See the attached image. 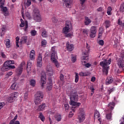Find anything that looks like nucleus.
<instances>
[{
    "instance_id": "nucleus-1",
    "label": "nucleus",
    "mask_w": 124,
    "mask_h": 124,
    "mask_svg": "<svg viewBox=\"0 0 124 124\" xmlns=\"http://www.w3.org/2000/svg\"><path fill=\"white\" fill-rule=\"evenodd\" d=\"M70 99V105H72L73 106H76V107H79V106L81 105L80 103H77L75 102L77 101L79 99V95H78L77 91H73L71 92Z\"/></svg>"
},
{
    "instance_id": "nucleus-2",
    "label": "nucleus",
    "mask_w": 124,
    "mask_h": 124,
    "mask_svg": "<svg viewBox=\"0 0 124 124\" xmlns=\"http://www.w3.org/2000/svg\"><path fill=\"white\" fill-rule=\"evenodd\" d=\"M100 65L103 67V72L106 74V76L108 75V70H109V60L104 59V60L100 62Z\"/></svg>"
},
{
    "instance_id": "nucleus-3",
    "label": "nucleus",
    "mask_w": 124,
    "mask_h": 124,
    "mask_svg": "<svg viewBox=\"0 0 124 124\" xmlns=\"http://www.w3.org/2000/svg\"><path fill=\"white\" fill-rule=\"evenodd\" d=\"M34 103L36 105H38L41 103V101L43 100V93L41 91H38L34 95Z\"/></svg>"
},
{
    "instance_id": "nucleus-4",
    "label": "nucleus",
    "mask_w": 124,
    "mask_h": 124,
    "mask_svg": "<svg viewBox=\"0 0 124 124\" xmlns=\"http://www.w3.org/2000/svg\"><path fill=\"white\" fill-rule=\"evenodd\" d=\"M33 19L36 22H41L42 18L40 14H39V11L38 9L35 8L33 10Z\"/></svg>"
},
{
    "instance_id": "nucleus-5",
    "label": "nucleus",
    "mask_w": 124,
    "mask_h": 124,
    "mask_svg": "<svg viewBox=\"0 0 124 124\" xmlns=\"http://www.w3.org/2000/svg\"><path fill=\"white\" fill-rule=\"evenodd\" d=\"M50 60L52 62L54 63L56 67H60V64L58 62V54L57 53H51L50 56Z\"/></svg>"
},
{
    "instance_id": "nucleus-6",
    "label": "nucleus",
    "mask_w": 124,
    "mask_h": 124,
    "mask_svg": "<svg viewBox=\"0 0 124 124\" xmlns=\"http://www.w3.org/2000/svg\"><path fill=\"white\" fill-rule=\"evenodd\" d=\"M120 57L121 58L117 61V64L120 69L124 71V54L121 53Z\"/></svg>"
},
{
    "instance_id": "nucleus-7",
    "label": "nucleus",
    "mask_w": 124,
    "mask_h": 124,
    "mask_svg": "<svg viewBox=\"0 0 124 124\" xmlns=\"http://www.w3.org/2000/svg\"><path fill=\"white\" fill-rule=\"evenodd\" d=\"M19 95V93L18 92H14L11 94V96L9 97L7 99V101L9 103H12L13 102L14 99Z\"/></svg>"
},
{
    "instance_id": "nucleus-8",
    "label": "nucleus",
    "mask_w": 124,
    "mask_h": 124,
    "mask_svg": "<svg viewBox=\"0 0 124 124\" xmlns=\"http://www.w3.org/2000/svg\"><path fill=\"white\" fill-rule=\"evenodd\" d=\"M63 1V6L64 8H71L72 0H62Z\"/></svg>"
},
{
    "instance_id": "nucleus-9",
    "label": "nucleus",
    "mask_w": 124,
    "mask_h": 124,
    "mask_svg": "<svg viewBox=\"0 0 124 124\" xmlns=\"http://www.w3.org/2000/svg\"><path fill=\"white\" fill-rule=\"evenodd\" d=\"M26 64L25 62H23L21 63L20 66L16 69V72L17 73V75H21L22 72H23V66Z\"/></svg>"
},
{
    "instance_id": "nucleus-10",
    "label": "nucleus",
    "mask_w": 124,
    "mask_h": 124,
    "mask_svg": "<svg viewBox=\"0 0 124 124\" xmlns=\"http://www.w3.org/2000/svg\"><path fill=\"white\" fill-rule=\"evenodd\" d=\"M4 2H5V0H0V7L2 12H7V8L3 6L4 5Z\"/></svg>"
},
{
    "instance_id": "nucleus-11",
    "label": "nucleus",
    "mask_w": 124,
    "mask_h": 124,
    "mask_svg": "<svg viewBox=\"0 0 124 124\" xmlns=\"http://www.w3.org/2000/svg\"><path fill=\"white\" fill-rule=\"evenodd\" d=\"M37 65L39 67H41L42 66V56L41 54H39L38 58L37 60Z\"/></svg>"
},
{
    "instance_id": "nucleus-12",
    "label": "nucleus",
    "mask_w": 124,
    "mask_h": 124,
    "mask_svg": "<svg viewBox=\"0 0 124 124\" xmlns=\"http://www.w3.org/2000/svg\"><path fill=\"white\" fill-rule=\"evenodd\" d=\"M46 70L47 73L48 75V76H53V69L52 68V66H51L50 65L47 66L46 67Z\"/></svg>"
},
{
    "instance_id": "nucleus-13",
    "label": "nucleus",
    "mask_w": 124,
    "mask_h": 124,
    "mask_svg": "<svg viewBox=\"0 0 124 124\" xmlns=\"http://www.w3.org/2000/svg\"><path fill=\"white\" fill-rule=\"evenodd\" d=\"M66 48L67 51H69V52H71L73 51V49H74V46L72 44H70L69 42H67L66 43Z\"/></svg>"
},
{
    "instance_id": "nucleus-14",
    "label": "nucleus",
    "mask_w": 124,
    "mask_h": 124,
    "mask_svg": "<svg viewBox=\"0 0 124 124\" xmlns=\"http://www.w3.org/2000/svg\"><path fill=\"white\" fill-rule=\"evenodd\" d=\"M89 52H90V49L88 48L87 51L83 53L84 56L82 57L83 60L85 61H88L89 60Z\"/></svg>"
},
{
    "instance_id": "nucleus-15",
    "label": "nucleus",
    "mask_w": 124,
    "mask_h": 124,
    "mask_svg": "<svg viewBox=\"0 0 124 124\" xmlns=\"http://www.w3.org/2000/svg\"><path fill=\"white\" fill-rule=\"evenodd\" d=\"M41 83L42 84V87L43 88L44 85L46 84V75H44L41 76Z\"/></svg>"
},
{
    "instance_id": "nucleus-16",
    "label": "nucleus",
    "mask_w": 124,
    "mask_h": 124,
    "mask_svg": "<svg viewBox=\"0 0 124 124\" xmlns=\"http://www.w3.org/2000/svg\"><path fill=\"white\" fill-rule=\"evenodd\" d=\"M46 107V104L45 103H43L42 104L39 106L38 108L37 109V111H38V112L44 111V110H45Z\"/></svg>"
},
{
    "instance_id": "nucleus-17",
    "label": "nucleus",
    "mask_w": 124,
    "mask_h": 124,
    "mask_svg": "<svg viewBox=\"0 0 124 124\" xmlns=\"http://www.w3.org/2000/svg\"><path fill=\"white\" fill-rule=\"evenodd\" d=\"M28 42V36H23L21 38L20 43H23V44H25L27 43Z\"/></svg>"
},
{
    "instance_id": "nucleus-18",
    "label": "nucleus",
    "mask_w": 124,
    "mask_h": 124,
    "mask_svg": "<svg viewBox=\"0 0 124 124\" xmlns=\"http://www.w3.org/2000/svg\"><path fill=\"white\" fill-rule=\"evenodd\" d=\"M92 23V20L91 19H89L88 16L85 17V21H84V24L86 25V26H88L89 24H90Z\"/></svg>"
},
{
    "instance_id": "nucleus-19",
    "label": "nucleus",
    "mask_w": 124,
    "mask_h": 124,
    "mask_svg": "<svg viewBox=\"0 0 124 124\" xmlns=\"http://www.w3.org/2000/svg\"><path fill=\"white\" fill-rule=\"evenodd\" d=\"M35 53V51H34V50H31L30 52V58L31 61H33V60H34L35 59V57H34Z\"/></svg>"
},
{
    "instance_id": "nucleus-20",
    "label": "nucleus",
    "mask_w": 124,
    "mask_h": 124,
    "mask_svg": "<svg viewBox=\"0 0 124 124\" xmlns=\"http://www.w3.org/2000/svg\"><path fill=\"white\" fill-rule=\"evenodd\" d=\"M70 28L65 26L62 29V32L64 34H67L68 32H69V30Z\"/></svg>"
},
{
    "instance_id": "nucleus-21",
    "label": "nucleus",
    "mask_w": 124,
    "mask_h": 124,
    "mask_svg": "<svg viewBox=\"0 0 124 124\" xmlns=\"http://www.w3.org/2000/svg\"><path fill=\"white\" fill-rule=\"evenodd\" d=\"M55 120L57 121V122H61L62 121V115L61 114L57 113L55 115Z\"/></svg>"
},
{
    "instance_id": "nucleus-22",
    "label": "nucleus",
    "mask_w": 124,
    "mask_h": 124,
    "mask_svg": "<svg viewBox=\"0 0 124 124\" xmlns=\"http://www.w3.org/2000/svg\"><path fill=\"white\" fill-rule=\"evenodd\" d=\"M79 121L80 122V123H82V122H84V120H85V115L84 114H81L80 115H78Z\"/></svg>"
},
{
    "instance_id": "nucleus-23",
    "label": "nucleus",
    "mask_w": 124,
    "mask_h": 124,
    "mask_svg": "<svg viewBox=\"0 0 124 124\" xmlns=\"http://www.w3.org/2000/svg\"><path fill=\"white\" fill-rule=\"evenodd\" d=\"M49 84L47 85V89L48 91H51L53 88V84H52V79H49Z\"/></svg>"
},
{
    "instance_id": "nucleus-24",
    "label": "nucleus",
    "mask_w": 124,
    "mask_h": 124,
    "mask_svg": "<svg viewBox=\"0 0 124 124\" xmlns=\"http://www.w3.org/2000/svg\"><path fill=\"white\" fill-rule=\"evenodd\" d=\"M65 27H67V28L71 29V28H72V24H71V22L70 20H67L65 23Z\"/></svg>"
},
{
    "instance_id": "nucleus-25",
    "label": "nucleus",
    "mask_w": 124,
    "mask_h": 124,
    "mask_svg": "<svg viewBox=\"0 0 124 124\" xmlns=\"http://www.w3.org/2000/svg\"><path fill=\"white\" fill-rule=\"evenodd\" d=\"M5 43V45L7 48H10V40L6 39L4 41Z\"/></svg>"
},
{
    "instance_id": "nucleus-26",
    "label": "nucleus",
    "mask_w": 124,
    "mask_h": 124,
    "mask_svg": "<svg viewBox=\"0 0 124 124\" xmlns=\"http://www.w3.org/2000/svg\"><path fill=\"white\" fill-rule=\"evenodd\" d=\"M42 36L43 37H47V31L44 29H42Z\"/></svg>"
},
{
    "instance_id": "nucleus-27",
    "label": "nucleus",
    "mask_w": 124,
    "mask_h": 124,
    "mask_svg": "<svg viewBox=\"0 0 124 124\" xmlns=\"http://www.w3.org/2000/svg\"><path fill=\"white\" fill-rule=\"evenodd\" d=\"M11 90H16L18 89V86H17V83H14L11 86Z\"/></svg>"
},
{
    "instance_id": "nucleus-28",
    "label": "nucleus",
    "mask_w": 124,
    "mask_h": 124,
    "mask_svg": "<svg viewBox=\"0 0 124 124\" xmlns=\"http://www.w3.org/2000/svg\"><path fill=\"white\" fill-rule=\"evenodd\" d=\"M91 33H96V27L95 26H92L90 29Z\"/></svg>"
},
{
    "instance_id": "nucleus-29",
    "label": "nucleus",
    "mask_w": 124,
    "mask_h": 124,
    "mask_svg": "<svg viewBox=\"0 0 124 124\" xmlns=\"http://www.w3.org/2000/svg\"><path fill=\"white\" fill-rule=\"evenodd\" d=\"M94 117H96L97 119H99L100 118V113L97 110H96L94 113Z\"/></svg>"
},
{
    "instance_id": "nucleus-30",
    "label": "nucleus",
    "mask_w": 124,
    "mask_h": 124,
    "mask_svg": "<svg viewBox=\"0 0 124 124\" xmlns=\"http://www.w3.org/2000/svg\"><path fill=\"white\" fill-rule=\"evenodd\" d=\"M115 103L114 102H110L109 104V109H110L111 110H113V109L114 108V107H115Z\"/></svg>"
},
{
    "instance_id": "nucleus-31",
    "label": "nucleus",
    "mask_w": 124,
    "mask_h": 124,
    "mask_svg": "<svg viewBox=\"0 0 124 124\" xmlns=\"http://www.w3.org/2000/svg\"><path fill=\"white\" fill-rule=\"evenodd\" d=\"M39 118L40 119L42 122H44V121H45V117L41 112L40 113Z\"/></svg>"
},
{
    "instance_id": "nucleus-32",
    "label": "nucleus",
    "mask_w": 124,
    "mask_h": 124,
    "mask_svg": "<svg viewBox=\"0 0 124 124\" xmlns=\"http://www.w3.org/2000/svg\"><path fill=\"white\" fill-rule=\"evenodd\" d=\"M47 45V41L46 40H43L41 42V46L45 47Z\"/></svg>"
},
{
    "instance_id": "nucleus-33",
    "label": "nucleus",
    "mask_w": 124,
    "mask_h": 124,
    "mask_svg": "<svg viewBox=\"0 0 124 124\" xmlns=\"http://www.w3.org/2000/svg\"><path fill=\"white\" fill-rule=\"evenodd\" d=\"M4 33H5V28L4 27H2L1 29V33L0 35L2 36V35H4Z\"/></svg>"
},
{
    "instance_id": "nucleus-34",
    "label": "nucleus",
    "mask_w": 124,
    "mask_h": 124,
    "mask_svg": "<svg viewBox=\"0 0 124 124\" xmlns=\"http://www.w3.org/2000/svg\"><path fill=\"white\" fill-rule=\"evenodd\" d=\"M79 76H81L82 77H84L86 76H88V73L87 72H80L79 74Z\"/></svg>"
},
{
    "instance_id": "nucleus-35",
    "label": "nucleus",
    "mask_w": 124,
    "mask_h": 124,
    "mask_svg": "<svg viewBox=\"0 0 124 124\" xmlns=\"http://www.w3.org/2000/svg\"><path fill=\"white\" fill-rule=\"evenodd\" d=\"M30 85L32 87H34L35 86V80L34 79H31L30 81Z\"/></svg>"
},
{
    "instance_id": "nucleus-36",
    "label": "nucleus",
    "mask_w": 124,
    "mask_h": 124,
    "mask_svg": "<svg viewBox=\"0 0 124 124\" xmlns=\"http://www.w3.org/2000/svg\"><path fill=\"white\" fill-rule=\"evenodd\" d=\"M78 81H79V75H78V73H76L75 82L78 83Z\"/></svg>"
},
{
    "instance_id": "nucleus-37",
    "label": "nucleus",
    "mask_w": 124,
    "mask_h": 124,
    "mask_svg": "<svg viewBox=\"0 0 124 124\" xmlns=\"http://www.w3.org/2000/svg\"><path fill=\"white\" fill-rule=\"evenodd\" d=\"M105 112L106 113V119L109 120V110H105Z\"/></svg>"
},
{
    "instance_id": "nucleus-38",
    "label": "nucleus",
    "mask_w": 124,
    "mask_h": 124,
    "mask_svg": "<svg viewBox=\"0 0 124 124\" xmlns=\"http://www.w3.org/2000/svg\"><path fill=\"white\" fill-rule=\"evenodd\" d=\"M36 33L37 31L35 30H32L31 31V35H32V36H35V35H36Z\"/></svg>"
},
{
    "instance_id": "nucleus-39",
    "label": "nucleus",
    "mask_w": 124,
    "mask_h": 124,
    "mask_svg": "<svg viewBox=\"0 0 124 124\" xmlns=\"http://www.w3.org/2000/svg\"><path fill=\"white\" fill-rule=\"evenodd\" d=\"M1 70L3 72L7 71V70H8V68L3 65L2 67H1Z\"/></svg>"
},
{
    "instance_id": "nucleus-40",
    "label": "nucleus",
    "mask_w": 124,
    "mask_h": 124,
    "mask_svg": "<svg viewBox=\"0 0 124 124\" xmlns=\"http://www.w3.org/2000/svg\"><path fill=\"white\" fill-rule=\"evenodd\" d=\"M17 118H18V116L17 115H16L14 118L11 120L9 123V124H13L14 122H15V121H16V120H17Z\"/></svg>"
},
{
    "instance_id": "nucleus-41",
    "label": "nucleus",
    "mask_w": 124,
    "mask_h": 124,
    "mask_svg": "<svg viewBox=\"0 0 124 124\" xmlns=\"http://www.w3.org/2000/svg\"><path fill=\"white\" fill-rule=\"evenodd\" d=\"M88 32H89V30H88V29H83L82 30L83 34H88Z\"/></svg>"
},
{
    "instance_id": "nucleus-42",
    "label": "nucleus",
    "mask_w": 124,
    "mask_h": 124,
    "mask_svg": "<svg viewBox=\"0 0 124 124\" xmlns=\"http://www.w3.org/2000/svg\"><path fill=\"white\" fill-rule=\"evenodd\" d=\"M31 0H27L26 5L29 7V6H31Z\"/></svg>"
},
{
    "instance_id": "nucleus-43",
    "label": "nucleus",
    "mask_w": 124,
    "mask_h": 124,
    "mask_svg": "<svg viewBox=\"0 0 124 124\" xmlns=\"http://www.w3.org/2000/svg\"><path fill=\"white\" fill-rule=\"evenodd\" d=\"M104 25H105L106 29H107L108 28H109V21L106 20L105 22V24Z\"/></svg>"
},
{
    "instance_id": "nucleus-44",
    "label": "nucleus",
    "mask_w": 124,
    "mask_h": 124,
    "mask_svg": "<svg viewBox=\"0 0 124 124\" xmlns=\"http://www.w3.org/2000/svg\"><path fill=\"white\" fill-rule=\"evenodd\" d=\"M114 82V78L112 77H109V84H112Z\"/></svg>"
},
{
    "instance_id": "nucleus-45",
    "label": "nucleus",
    "mask_w": 124,
    "mask_h": 124,
    "mask_svg": "<svg viewBox=\"0 0 124 124\" xmlns=\"http://www.w3.org/2000/svg\"><path fill=\"white\" fill-rule=\"evenodd\" d=\"M29 95V92H25L24 93V100H27L28 99V96Z\"/></svg>"
},
{
    "instance_id": "nucleus-46",
    "label": "nucleus",
    "mask_w": 124,
    "mask_h": 124,
    "mask_svg": "<svg viewBox=\"0 0 124 124\" xmlns=\"http://www.w3.org/2000/svg\"><path fill=\"white\" fill-rule=\"evenodd\" d=\"M118 24L119 25H120V26H122V27H124V24L121 21L120 18H119V19H118Z\"/></svg>"
},
{
    "instance_id": "nucleus-47",
    "label": "nucleus",
    "mask_w": 124,
    "mask_h": 124,
    "mask_svg": "<svg viewBox=\"0 0 124 124\" xmlns=\"http://www.w3.org/2000/svg\"><path fill=\"white\" fill-rule=\"evenodd\" d=\"M15 68V66L12 65H9L8 66V70L9 69H14Z\"/></svg>"
},
{
    "instance_id": "nucleus-48",
    "label": "nucleus",
    "mask_w": 124,
    "mask_h": 124,
    "mask_svg": "<svg viewBox=\"0 0 124 124\" xmlns=\"http://www.w3.org/2000/svg\"><path fill=\"white\" fill-rule=\"evenodd\" d=\"M98 44L99 45H101V46H103V45H104V41L102 40H100L98 41Z\"/></svg>"
},
{
    "instance_id": "nucleus-49",
    "label": "nucleus",
    "mask_w": 124,
    "mask_h": 124,
    "mask_svg": "<svg viewBox=\"0 0 124 124\" xmlns=\"http://www.w3.org/2000/svg\"><path fill=\"white\" fill-rule=\"evenodd\" d=\"M84 65L85 66V67H87V68H90V67L92 66V64H90V63L84 64Z\"/></svg>"
},
{
    "instance_id": "nucleus-50",
    "label": "nucleus",
    "mask_w": 124,
    "mask_h": 124,
    "mask_svg": "<svg viewBox=\"0 0 124 124\" xmlns=\"http://www.w3.org/2000/svg\"><path fill=\"white\" fill-rule=\"evenodd\" d=\"M53 53L54 54H57V51H56V49L55 48V47H52L51 48V53Z\"/></svg>"
},
{
    "instance_id": "nucleus-51",
    "label": "nucleus",
    "mask_w": 124,
    "mask_h": 124,
    "mask_svg": "<svg viewBox=\"0 0 124 124\" xmlns=\"http://www.w3.org/2000/svg\"><path fill=\"white\" fill-rule=\"evenodd\" d=\"M7 62H8V63H9V65L14 64V63H15V62L13 60H10Z\"/></svg>"
},
{
    "instance_id": "nucleus-52",
    "label": "nucleus",
    "mask_w": 124,
    "mask_h": 124,
    "mask_svg": "<svg viewBox=\"0 0 124 124\" xmlns=\"http://www.w3.org/2000/svg\"><path fill=\"white\" fill-rule=\"evenodd\" d=\"M64 108L65 110H68L69 109V105H68V104H65Z\"/></svg>"
},
{
    "instance_id": "nucleus-53",
    "label": "nucleus",
    "mask_w": 124,
    "mask_h": 124,
    "mask_svg": "<svg viewBox=\"0 0 124 124\" xmlns=\"http://www.w3.org/2000/svg\"><path fill=\"white\" fill-rule=\"evenodd\" d=\"M71 61L72 62H76V57L72 56L71 58Z\"/></svg>"
},
{
    "instance_id": "nucleus-54",
    "label": "nucleus",
    "mask_w": 124,
    "mask_h": 124,
    "mask_svg": "<svg viewBox=\"0 0 124 124\" xmlns=\"http://www.w3.org/2000/svg\"><path fill=\"white\" fill-rule=\"evenodd\" d=\"M95 33H91L90 36L91 38H94V37H95Z\"/></svg>"
},
{
    "instance_id": "nucleus-55",
    "label": "nucleus",
    "mask_w": 124,
    "mask_h": 124,
    "mask_svg": "<svg viewBox=\"0 0 124 124\" xmlns=\"http://www.w3.org/2000/svg\"><path fill=\"white\" fill-rule=\"evenodd\" d=\"M112 7L111 6H109V16H111L112 15Z\"/></svg>"
},
{
    "instance_id": "nucleus-56",
    "label": "nucleus",
    "mask_w": 124,
    "mask_h": 124,
    "mask_svg": "<svg viewBox=\"0 0 124 124\" xmlns=\"http://www.w3.org/2000/svg\"><path fill=\"white\" fill-rule=\"evenodd\" d=\"M65 37H71V36H72V34L69 33H67V34H65Z\"/></svg>"
},
{
    "instance_id": "nucleus-57",
    "label": "nucleus",
    "mask_w": 124,
    "mask_h": 124,
    "mask_svg": "<svg viewBox=\"0 0 124 124\" xmlns=\"http://www.w3.org/2000/svg\"><path fill=\"white\" fill-rule=\"evenodd\" d=\"M3 65L8 68V66L9 65V64L8 63V62L6 61L4 63Z\"/></svg>"
},
{
    "instance_id": "nucleus-58",
    "label": "nucleus",
    "mask_w": 124,
    "mask_h": 124,
    "mask_svg": "<svg viewBox=\"0 0 124 124\" xmlns=\"http://www.w3.org/2000/svg\"><path fill=\"white\" fill-rule=\"evenodd\" d=\"M60 80H61V81H63V79H64V77L63 75L61 74L60 75Z\"/></svg>"
},
{
    "instance_id": "nucleus-59",
    "label": "nucleus",
    "mask_w": 124,
    "mask_h": 124,
    "mask_svg": "<svg viewBox=\"0 0 124 124\" xmlns=\"http://www.w3.org/2000/svg\"><path fill=\"white\" fill-rule=\"evenodd\" d=\"M31 63H30L29 62H27V71H29V66L31 68Z\"/></svg>"
},
{
    "instance_id": "nucleus-60",
    "label": "nucleus",
    "mask_w": 124,
    "mask_h": 124,
    "mask_svg": "<svg viewBox=\"0 0 124 124\" xmlns=\"http://www.w3.org/2000/svg\"><path fill=\"white\" fill-rule=\"evenodd\" d=\"M85 1H86V0H80V4H81V6H83Z\"/></svg>"
},
{
    "instance_id": "nucleus-61",
    "label": "nucleus",
    "mask_w": 124,
    "mask_h": 124,
    "mask_svg": "<svg viewBox=\"0 0 124 124\" xmlns=\"http://www.w3.org/2000/svg\"><path fill=\"white\" fill-rule=\"evenodd\" d=\"M52 22H53V23H57V22H58V19H56L55 17H52Z\"/></svg>"
},
{
    "instance_id": "nucleus-62",
    "label": "nucleus",
    "mask_w": 124,
    "mask_h": 124,
    "mask_svg": "<svg viewBox=\"0 0 124 124\" xmlns=\"http://www.w3.org/2000/svg\"><path fill=\"white\" fill-rule=\"evenodd\" d=\"M103 32V28L100 27L99 29V33H102Z\"/></svg>"
},
{
    "instance_id": "nucleus-63",
    "label": "nucleus",
    "mask_w": 124,
    "mask_h": 124,
    "mask_svg": "<svg viewBox=\"0 0 124 124\" xmlns=\"http://www.w3.org/2000/svg\"><path fill=\"white\" fill-rule=\"evenodd\" d=\"M115 91L114 87H113L112 88H111V89L109 90V93H111L112 92H114Z\"/></svg>"
},
{
    "instance_id": "nucleus-64",
    "label": "nucleus",
    "mask_w": 124,
    "mask_h": 124,
    "mask_svg": "<svg viewBox=\"0 0 124 124\" xmlns=\"http://www.w3.org/2000/svg\"><path fill=\"white\" fill-rule=\"evenodd\" d=\"M120 10L122 12L124 11V5H122L120 6Z\"/></svg>"
}]
</instances>
